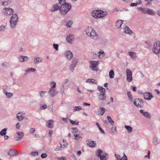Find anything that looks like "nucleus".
Segmentation results:
<instances>
[{
    "instance_id": "1",
    "label": "nucleus",
    "mask_w": 160,
    "mask_h": 160,
    "mask_svg": "<svg viewBox=\"0 0 160 160\" xmlns=\"http://www.w3.org/2000/svg\"><path fill=\"white\" fill-rule=\"evenodd\" d=\"M86 35L92 39H97L98 38V35L95 32V30L91 27H88L85 30Z\"/></svg>"
},
{
    "instance_id": "2",
    "label": "nucleus",
    "mask_w": 160,
    "mask_h": 160,
    "mask_svg": "<svg viewBox=\"0 0 160 160\" xmlns=\"http://www.w3.org/2000/svg\"><path fill=\"white\" fill-rule=\"evenodd\" d=\"M71 5L70 3H66L61 6L60 8V12L62 15H65L71 9Z\"/></svg>"
},
{
    "instance_id": "3",
    "label": "nucleus",
    "mask_w": 160,
    "mask_h": 160,
    "mask_svg": "<svg viewBox=\"0 0 160 160\" xmlns=\"http://www.w3.org/2000/svg\"><path fill=\"white\" fill-rule=\"evenodd\" d=\"M18 16L16 14H13L10 19V25L12 28H14L18 22Z\"/></svg>"
},
{
    "instance_id": "4",
    "label": "nucleus",
    "mask_w": 160,
    "mask_h": 160,
    "mask_svg": "<svg viewBox=\"0 0 160 160\" xmlns=\"http://www.w3.org/2000/svg\"><path fill=\"white\" fill-rule=\"evenodd\" d=\"M97 156L100 158V160H107L108 158V155L107 153H105L103 154V152L100 149H98L97 150Z\"/></svg>"
},
{
    "instance_id": "5",
    "label": "nucleus",
    "mask_w": 160,
    "mask_h": 160,
    "mask_svg": "<svg viewBox=\"0 0 160 160\" xmlns=\"http://www.w3.org/2000/svg\"><path fill=\"white\" fill-rule=\"evenodd\" d=\"M152 51L155 54H160V42L158 41L154 42L153 46Z\"/></svg>"
},
{
    "instance_id": "6",
    "label": "nucleus",
    "mask_w": 160,
    "mask_h": 160,
    "mask_svg": "<svg viewBox=\"0 0 160 160\" xmlns=\"http://www.w3.org/2000/svg\"><path fill=\"white\" fill-rule=\"evenodd\" d=\"M2 12L3 15L8 16L12 14L14 12V10L10 8H4L2 9Z\"/></svg>"
},
{
    "instance_id": "7",
    "label": "nucleus",
    "mask_w": 160,
    "mask_h": 160,
    "mask_svg": "<svg viewBox=\"0 0 160 160\" xmlns=\"http://www.w3.org/2000/svg\"><path fill=\"white\" fill-rule=\"evenodd\" d=\"M90 63L91 65L90 67L91 69L93 71H98V66L99 64V62L98 61H91Z\"/></svg>"
},
{
    "instance_id": "8",
    "label": "nucleus",
    "mask_w": 160,
    "mask_h": 160,
    "mask_svg": "<svg viewBox=\"0 0 160 160\" xmlns=\"http://www.w3.org/2000/svg\"><path fill=\"white\" fill-rule=\"evenodd\" d=\"M24 134L22 132H17L15 134V137L17 141L21 140L23 137Z\"/></svg>"
},
{
    "instance_id": "9",
    "label": "nucleus",
    "mask_w": 160,
    "mask_h": 160,
    "mask_svg": "<svg viewBox=\"0 0 160 160\" xmlns=\"http://www.w3.org/2000/svg\"><path fill=\"white\" fill-rule=\"evenodd\" d=\"M77 61L75 59H73L72 61V63L70 66V71L73 72L74 71L75 68L77 64Z\"/></svg>"
},
{
    "instance_id": "10",
    "label": "nucleus",
    "mask_w": 160,
    "mask_h": 160,
    "mask_svg": "<svg viewBox=\"0 0 160 160\" xmlns=\"http://www.w3.org/2000/svg\"><path fill=\"white\" fill-rule=\"evenodd\" d=\"M29 58L27 56L23 55L19 56L18 57V60L19 62H23L28 61Z\"/></svg>"
},
{
    "instance_id": "11",
    "label": "nucleus",
    "mask_w": 160,
    "mask_h": 160,
    "mask_svg": "<svg viewBox=\"0 0 160 160\" xmlns=\"http://www.w3.org/2000/svg\"><path fill=\"white\" fill-rule=\"evenodd\" d=\"M143 95L144 99L147 100H150L153 98V96L150 92H146L144 93Z\"/></svg>"
},
{
    "instance_id": "12",
    "label": "nucleus",
    "mask_w": 160,
    "mask_h": 160,
    "mask_svg": "<svg viewBox=\"0 0 160 160\" xmlns=\"http://www.w3.org/2000/svg\"><path fill=\"white\" fill-rule=\"evenodd\" d=\"M12 2V0H0V5L1 6H6L10 4Z\"/></svg>"
},
{
    "instance_id": "13",
    "label": "nucleus",
    "mask_w": 160,
    "mask_h": 160,
    "mask_svg": "<svg viewBox=\"0 0 160 160\" xmlns=\"http://www.w3.org/2000/svg\"><path fill=\"white\" fill-rule=\"evenodd\" d=\"M48 92L51 97H54L58 94V92L55 89L50 88Z\"/></svg>"
},
{
    "instance_id": "14",
    "label": "nucleus",
    "mask_w": 160,
    "mask_h": 160,
    "mask_svg": "<svg viewBox=\"0 0 160 160\" xmlns=\"http://www.w3.org/2000/svg\"><path fill=\"white\" fill-rule=\"evenodd\" d=\"M100 12H101L100 10H93L91 13L92 16L95 18H99L98 16H99Z\"/></svg>"
},
{
    "instance_id": "15",
    "label": "nucleus",
    "mask_w": 160,
    "mask_h": 160,
    "mask_svg": "<svg viewBox=\"0 0 160 160\" xmlns=\"http://www.w3.org/2000/svg\"><path fill=\"white\" fill-rule=\"evenodd\" d=\"M105 92H100V93L98 95V99L99 100H105L106 99V95Z\"/></svg>"
},
{
    "instance_id": "16",
    "label": "nucleus",
    "mask_w": 160,
    "mask_h": 160,
    "mask_svg": "<svg viewBox=\"0 0 160 160\" xmlns=\"http://www.w3.org/2000/svg\"><path fill=\"white\" fill-rule=\"evenodd\" d=\"M55 122V121L53 120H49L47 121V124L46 126L47 127L49 128H53L54 127V123Z\"/></svg>"
},
{
    "instance_id": "17",
    "label": "nucleus",
    "mask_w": 160,
    "mask_h": 160,
    "mask_svg": "<svg viewBox=\"0 0 160 160\" xmlns=\"http://www.w3.org/2000/svg\"><path fill=\"white\" fill-rule=\"evenodd\" d=\"M60 8H61V6L59 5V3H56L53 5L52 9L51 10V11L54 12L58 10H60Z\"/></svg>"
},
{
    "instance_id": "18",
    "label": "nucleus",
    "mask_w": 160,
    "mask_h": 160,
    "mask_svg": "<svg viewBox=\"0 0 160 160\" xmlns=\"http://www.w3.org/2000/svg\"><path fill=\"white\" fill-rule=\"evenodd\" d=\"M139 112H140L144 117H146L148 119H150L151 118V114L148 112L144 111L143 110H140Z\"/></svg>"
},
{
    "instance_id": "19",
    "label": "nucleus",
    "mask_w": 160,
    "mask_h": 160,
    "mask_svg": "<svg viewBox=\"0 0 160 160\" xmlns=\"http://www.w3.org/2000/svg\"><path fill=\"white\" fill-rule=\"evenodd\" d=\"M43 58L41 57H35L33 59V61L35 64H38L42 62Z\"/></svg>"
},
{
    "instance_id": "20",
    "label": "nucleus",
    "mask_w": 160,
    "mask_h": 160,
    "mask_svg": "<svg viewBox=\"0 0 160 160\" xmlns=\"http://www.w3.org/2000/svg\"><path fill=\"white\" fill-rule=\"evenodd\" d=\"M141 103H143V101L142 100L138 98H136L134 102V104L137 107H141V106L139 104Z\"/></svg>"
},
{
    "instance_id": "21",
    "label": "nucleus",
    "mask_w": 160,
    "mask_h": 160,
    "mask_svg": "<svg viewBox=\"0 0 160 160\" xmlns=\"http://www.w3.org/2000/svg\"><path fill=\"white\" fill-rule=\"evenodd\" d=\"M22 113V112H20L16 114V117L19 121H21L25 117L23 116Z\"/></svg>"
},
{
    "instance_id": "22",
    "label": "nucleus",
    "mask_w": 160,
    "mask_h": 160,
    "mask_svg": "<svg viewBox=\"0 0 160 160\" xmlns=\"http://www.w3.org/2000/svg\"><path fill=\"white\" fill-rule=\"evenodd\" d=\"M124 32L129 35H131L132 33V31L127 26H126L124 28Z\"/></svg>"
},
{
    "instance_id": "23",
    "label": "nucleus",
    "mask_w": 160,
    "mask_h": 160,
    "mask_svg": "<svg viewBox=\"0 0 160 160\" xmlns=\"http://www.w3.org/2000/svg\"><path fill=\"white\" fill-rule=\"evenodd\" d=\"M65 54L66 58L69 60H71L73 57L72 52L70 51H66Z\"/></svg>"
},
{
    "instance_id": "24",
    "label": "nucleus",
    "mask_w": 160,
    "mask_h": 160,
    "mask_svg": "<svg viewBox=\"0 0 160 160\" xmlns=\"http://www.w3.org/2000/svg\"><path fill=\"white\" fill-rule=\"evenodd\" d=\"M87 144L88 146L91 148L95 147L96 146L95 142L91 140H88Z\"/></svg>"
},
{
    "instance_id": "25",
    "label": "nucleus",
    "mask_w": 160,
    "mask_h": 160,
    "mask_svg": "<svg viewBox=\"0 0 160 160\" xmlns=\"http://www.w3.org/2000/svg\"><path fill=\"white\" fill-rule=\"evenodd\" d=\"M74 37L72 34H69L66 37V40L68 42L71 43H72V41L74 38Z\"/></svg>"
},
{
    "instance_id": "26",
    "label": "nucleus",
    "mask_w": 160,
    "mask_h": 160,
    "mask_svg": "<svg viewBox=\"0 0 160 160\" xmlns=\"http://www.w3.org/2000/svg\"><path fill=\"white\" fill-rule=\"evenodd\" d=\"M129 55L132 58V59H135L137 58V54L136 53L133 52H128Z\"/></svg>"
},
{
    "instance_id": "27",
    "label": "nucleus",
    "mask_w": 160,
    "mask_h": 160,
    "mask_svg": "<svg viewBox=\"0 0 160 160\" xmlns=\"http://www.w3.org/2000/svg\"><path fill=\"white\" fill-rule=\"evenodd\" d=\"M146 14H148L152 15H153L154 14V12L153 10L148 8H146Z\"/></svg>"
},
{
    "instance_id": "28",
    "label": "nucleus",
    "mask_w": 160,
    "mask_h": 160,
    "mask_svg": "<svg viewBox=\"0 0 160 160\" xmlns=\"http://www.w3.org/2000/svg\"><path fill=\"white\" fill-rule=\"evenodd\" d=\"M123 23V21L121 20H118L116 22V26L118 28H120Z\"/></svg>"
},
{
    "instance_id": "29",
    "label": "nucleus",
    "mask_w": 160,
    "mask_h": 160,
    "mask_svg": "<svg viewBox=\"0 0 160 160\" xmlns=\"http://www.w3.org/2000/svg\"><path fill=\"white\" fill-rule=\"evenodd\" d=\"M3 92L6 95L7 97L9 98H10L13 95L12 93L11 92H8L6 90H4L3 91Z\"/></svg>"
},
{
    "instance_id": "30",
    "label": "nucleus",
    "mask_w": 160,
    "mask_h": 160,
    "mask_svg": "<svg viewBox=\"0 0 160 160\" xmlns=\"http://www.w3.org/2000/svg\"><path fill=\"white\" fill-rule=\"evenodd\" d=\"M101 12H100V14H99V18H102L104 17L105 15L107 14V13L106 12L100 10Z\"/></svg>"
},
{
    "instance_id": "31",
    "label": "nucleus",
    "mask_w": 160,
    "mask_h": 160,
    "mask_svg": "<svg viewBox=\"0 0 160 160\" xmlns=\"http://www.w3.org/2000/svg\"><path fill=\"white\" fill-rule=\"evenodd\" d=\"M8 154L11 157L16 156L17 154L15 152L14 150L12 149H10L8 152Z\"/></svg>"
},
{
    "instance_id": "32",
    "label": "nucleus",
    "mask_w": 160,
    "mask_h": 160,
    "mask_svg": "<svg viewBox=\"0 0 160 160\" xmlns=\"http://www.w3.org/2000/svg\"><path fill=\"white\" fill-rule=\"evenodd\" d=\"M36 71V69L35 68H30L29 69H27L25 70V72L27 73H29L30 72H34Z\"/></svg>"
},
{
    "instance_id": "33",
    "label": "nucleus",
    "mask_w": 160,
    "mask_h": 160,
    "mask_svg": "<svg viewBox=\"0 0 160 160\" xmlns=\"http://www.w3.org/2000/svg\"><path fill=\"white\" fill-rule=\"evenodd\" d=\"M125 128L128 131V133H130L132 130V128L129 126L125 125Z\"/></svg>"
},
{
    "instance_id": "34",
    "label": "nucleus",
    "mask_w": 160,
    "mask_h": 160,
    "mask_svg": "<svg viewBox=\"0 0 160 160\" xmlns=\"http://www.w3.org/2000/svg\"><path fill=\"white\" fill-rule=\"evenodd\" d=\"M153 142L154 144L157 145L160 142V140L156 137H154L153 138Z\"/></svg>"
},
{
    "instance_id": "35",
    "label": "nucleus",
    "mask_w": 160,
    "mask_h": 160,
    "mask_svg": "<svg viewBox=\"0 0 160 160\" xmlns=\"http://www.w3.org/2000/svg\"><path fill=\"white\" fill-rule=\"evenodd\" d=\"M10 63L9 62H3L2 64V66L3 68H7L9 67Z\"/></svg>"
},
{
    "instance_id": "36",
    "label": "nucleus",
    "mask_w": 160,
    "mask_h": 160,
    "mask_svg": "<svg viewBox=\"0 0 160 160\" xmlns=\"http://www.w3.org/2000/svg\"><path fill=\"white\" fill-rule=\"evenodd\" d=\"M7 129L6 128H4L0 132V135L2 136H3L6 135V131Z\"/></svg>"
},
{
    "instance_id": "37",
    "label": "nucleus",
    "mask_w": 160,
    "mask_h": 160,
    "mask_svg": "<svg viewBox=\"0 0 160 160\" xmlns=\"http://www.w3.org/2000/svg\"><path fill=\"white\" fill-rule=\"evenodd\" d=\"M107 119L108 121V122H109V123L112 125H113L114 124V122L113 121V120L111 118V117L110 116H108L107 117Z\"/></svg>"
},
{
    "instance_id": "38",
    "label": "nucleus",
    "mask_w": 160,
    "mask_h": 160,
    "mask_svg": "<svg viewBox=\"0 0 160 160\" xmlns=\"http://www.w3.org/2000/svg\"><path fill=\"white\" fill-rule=\"evenodd\" d=\"M109 77L110 78H114V71L113 70H111L109 72Z\"/></svg>"
},
{
    "instance_id": "39",
    "label": "nucleus",
    "mask_w": 160,
    "mask_h": 160,
    "mask_svg": "<svg viewBox=\"0 0 160 160\" xmlns=\"http://www.w3.org/2000/svg\"><path fill=\"white\" fill-rule=\"evenodd\" d=\"M95 79H88L86 81V82H91L92 83H95L96 84H97L98 83L97 82H95Z\"/></svg>"
},
{
    "instance_id": "40",
    "label": "nucleus",
    "mask_w": 160,
    "mask_h": 160,
    "mask_svg": "<svg viewBox=\"0 0 160 160\" xmlns=\"http://www.w3.org/2000/svg\"><path fill=\"white\" fill-rule=\"evenodd\" d=\"M100 109L101 110L100 112L98 114V115H102L104 113L105 110V108H103L100 107Z\"/></svg>"
},
{
    "instance_id": "41",
    "label": "nucleus",
    "mask_w": 160,
    "mask_h": 160,
    "mask_svg": "<svg viewBox=\"0 0 160 160\" xmlns=\"http://www.w3.org/2000/svg\"><path fill=\"white\" fill-rule=\"evenodd\" d=\"M60 144V147H58L57 148L54 149V150L56 151H59L60 150L62 149L63 150L65 148L63 147V146H62V145L61 144Z\"/></svg>"
},
{
    "instance_id": "42",
    "label": "nucleus",
    "mask_w": 160,
    "mask_h": 160,
    "mask_svg": "<svg viewBox=\"0 0 160 160\" xmlns=\"http://www.w3.org/2000/svg\"><path fill=\"white\" fill-rule=\"evenodd\" d=\"M104 54V52L103 51H100L98 53V56L101 58H103V55Z\"/></svg>"
},
{
    "instance_id": "43",
    "label": "nucleus",
    "mask_w": 160,
    "mask_h": 160,
    "mask_svg": "<svg viewBox=\"0 0 160 160\" xmlns=\"http://www.w3.org/2000/svg\"><path fill=\"white\" fill-rule=\"evenodd\" d=\"M46 92H47L45 91H39L38 92L39 96L41 98L42 97H43L44 96L45 93H46Z\"/></svg>"
},
{
    "instance_id": "44",
    "label": "nucleus",
    "mask_w": 160,
    "mask_h": 160,
    "mask_svg": "<svg viewBox=\"0 0 160 160\" xmlns=\"http://www.w3.org/2000/svg\"><path fill=\"white\" fill-rule=\"evenodd\" d=\"M50 85L51 87L50 88L53 89L56 87V82L54 81H52L50 82Z\"/></svg>"
},
{
    "instance_id": "45",
    "label": "nucleus",
    "mask_w": 160,
    "mask_h": 160,
    "mask_svg": "<svg viewBox=\"0 0 160 160\" xmlns=\"http://www.w3.org/2000/svg\"><path fill=\"white\" fill-rule=\"evenodd\" d=\"M126 73L127 76H132V72L131 70L129 69H126Z\"/></svg>"
},
{
    "instance_id": "46",
    "label": "nucleus",
    "mask_w": 160,
    "mask_h": 160,
    "mask_svg": "<svg viewBox=\"0 0 160 160\" xmlns=\"http://www.w3.org/2000/svg\"><path fill=\"white\" fill-rule=\"evenodd\" d=\"M96 125L98 127V129H99L100 131L103 134H105V132L103 130V129L100 127V126L98 122H97L96 123Z\"/></svg>"
},
{
    "instance_id": "47",
    "label": "nucleus",
    "mask_w": 160,
    "mask_h": 160,
    "mask_svg": "<svg viewBox=\"0 0 160 160\" xmlns=\"http://www.w3.org/2000/svg\"><path fill=\"white\" fill-rule=\"evenodd\" d=\"M72 22L71 21H70L67 22L66 24V26L68 28H70L71 27V25L72 24Z\"/></svg>"
},
{
    "instance_id": "48",
    "label": "nucleus",
    "mask_w": 160,
    "mask_h": 160,
    "mask_svg": "<svg viewBox=\"0 0 160 160\" xmlns=\"http://www.w3.org/2000/svg\"><path fill=\"white\" fill-rule=\"evenodd\" d=\"M140 11L143 14H146V8H143L142 7L139 8H138Z\"/></svg>"
},
{
    "instance_id": "49",
    "label": "nucleus",
    "mask_w": 160,
    "mask_h": 160,
    "mask_svg": "<svg viewBox=\"0 0 160 160\" xmlns=\"http://www.w3.org/2000/svg\"><path fill=\"white\" fill-rule=\"evenodd\" d=\"M59 1V3H59V5L61 6L62 5H64L65 3H66L65 2V0H58Z\"/></svg>"
},
{
    "instance_id": "50",
    "label": "nucleus",
    "mask_w": 160,
    "mask_h": 160,
    "mask_svg": "<svg viewBox=\"0 0 160 160\" xmlns=\"http://www.w3.org/2000/svg\"><path fill=\"white\" fill-rule=\"evenodd\" d=\"M98 90L100 91V92H105V89L102 87L98 86Z\"/></svg>"
},
{
    "instance_id": "51",
    "label": "nucleus",
    "mask_w": 160,
    "mask_h": 160,
    "mask_svg": "<svg viewBox=\"0 0 160 160\" xmlns=\"http://www.w3.org/2000/svg\"><path fill=\"white\" fill-rule=\"evenodd\" d=\"M115 155L116 158V160H122V157L120 155L116 154Z\"/></svg>"
},
{
    "instance_id": "52",
    "label": "nucleus",
    "mask_w": 160,
    "mask_h": 160,
    "mask_svg": "<svg viewBox=\"0 0 160 160\" xmlns=\"http://www.w3.org/2000/svg\"><path fill=\"white\" fill-rule=\"evenodd\" d=\"M72 129H73V130L72 131V133L75 135H76L75 134L77 133V132L78 131V129L77 128H72Z\"/></svg>"
},
{
    "instance_id": "53",
    "label": "nucleus",
    "mask_w": 160,
    "mask_h": 160,
    "mask_svg": "<svg viewBox=\"0 0 160 160\" xmlns=\"http://www.w3.org/2000/svg\"><path fill=\"white\" fill-rule=\"evenodd\" d=\"M127 80L128 82H131L132 80V76H127Z\"/></svg>"
},
{
    "instance_id": "54",
    "label": "nucleus",
    "mask_w": 160,
    "mask_h": 160,
    "mask_svg": "<svg viewBox=\"0 0 160 160\" xmlns=\"http://www.w3.org/2000/svg\"><path fill=\"white\" fill-rule=\"evenodd\" d=\"M82 109V107L81 106L75 107H74V110L75 111H79L81 110Z\"/></svg>"
},
{
    "instance_id": "55",
    "label": "nucleus",
    "mask_w": 160,
    "mask_h": 160,
    "mask_svg": "<svg viewBox=\"0 0 160 160\" xmlns=\"http://www.w3.org/2000/svg\"><path fill=\"white\" fill-rule=\"evenodd\" d=\"M6 25H2L0 26V32H2L6 28Z\"/></svg>"
},
{
    "instance_id": "56",
    "label": "nucleus",
    "mask_w": 160,
    "mask_h": 160,
    "mask_svg": "<svg viewBox=\"0 0 160 160\" xmlns=\"http://www.w3.org/2000/svg\"><path fill=\"white\" fill-rule=\"evenodd\" d=\"M69 120L71 122V123L72 124V125H75L76 124V125H78V122H76L75 121H73L70 119H69Z\"/></svg>"
},
{
    "instance_id": "57",
    "label": "nucleus",
    "mask_w": 160,
    "mask_h": 160,
    "mask_svg": "<svg viewBox=\"0 0 160 160\" xmlns=\"http://www.w3.org/2000/svg\"><path fill=\"white\" fill-rule=\"evenodd\" d=\"M30 155L32 156H35L38 155V152H33L30 153Z\"/></svg>"
},
{
    "instance_id": "58",
    "label": "nucleus",
    "mask_w": 160,
    "mask_h": 160,
    "mask_svg": "<svg viewBox=\"0 0 160 160\" xmlns=\"http://www.w3.org/2000/svg\"><path fill=\"white\" fill-rule=\"evenodd\" d=\"M70 159L71 160H77V158L73 154L71 155L70 157Z\"/></svg>"
},
{
    "instance_id": "59",
    "label": "nucleus",
    "mask_w": 160,
    "mask_h": 160,
    "mask_svg": "<svg viewBox=\"0 0 160 160\" xmlns=\"http://www.w3.org/2000/svg\"><path fill=\"white\" fill-rule=\"evenodd\" d=\"M91 54L92 57L94 58H96L97 56V54L94 52H91Z\"/></svg>"
},
{
    "instance_id": "60",
    "label": "nucleus",
    "mask_w": 160,
    "mask_h": 160,
    "mask_svg": "<svg viewBox=\"0 0 160 160\" xmlns=\"http://www.w3.org/2000/svg\"><path fill=\"white\" fill-rule=\"evenodd\" d=\"M53 46L54 49L57 51L58 50V44L54 43L53 45Z\"/></svg>"
},
{
    "instance_id": "61",
    "label": "nucleus",
    "mask_w": 160,
    "mask_h": 160,
    "mask_svg": "<svg viewBox=\"0 0 160 160\" xmlns=\"http://www.w3.org/2000/svg\"><path fill=\"white\" fill-rule=\"evenodd\" d=\"M47 108V105L45 104H43L40 107V109L41 110H44L46 109Z\"/></svg>"
},
{
    "instance_id": "62",
    "label": "nucleus",
    "mask_w": 160,
    "mask_h": 160,
    "mask_svg": "<svg viewBox=\"0 0 160 160\" xmlns=\"http://www.w3.org/2000/svg\"><path fill=\"white\" fill-rule=\"evenodd\" d=\"M151 152L150 150H148V154L147 155H145L144 156V158H148V159L150 158V154Z\"/></svg>"
},
{
    "instance_id": "63",
    "label": "nucleus",
    "mask_w": 160,
    "mask_h": 160,
    "mask_svg": "<svg viewBox=\"0 0 160 160\" xmlns=\"http://www.w3.org/2000/svg\"><path fill=\"white\" fill-rule=\"evenodd\" d=\"M63 145H62V146H63L64 147H64L65 148V147H66L68 145V144L67 142V141L63 140Z\"/></svg>"
},
{
    "instance_id": "64",
    "label": "nucleus",
    "mask_w": 160,
    "mask_h": 160,
    "mask_svg": "<svg viewBox=\"0 0 160 160\" xmlns=\"http://www.w3.org/2000/svg\"><path fill=\"white\" fill-rule=\"evenodd\" d=\"M47 156V154L46 153H42L41 155V157L42 158H44Z\"/></svg>"
}]
</instances>
